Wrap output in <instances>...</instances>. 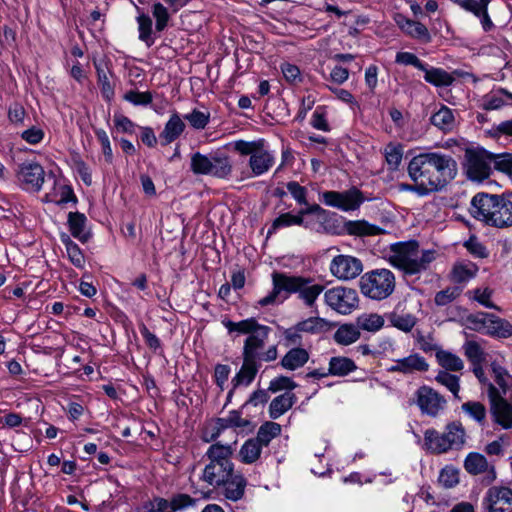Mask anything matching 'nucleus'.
Listing matches in <instances>:
<instances>
[{
    "instance_id": "obj_63",
    "label": "nucleus",
    "mask_w": 512,
    "mask_h": 512,
    "mask_svg": "<svg viewBox=\"0 0 512 512\" xmlns=\"http://www.w3.org/2000/svg\"><path fill=\"white\" fill-rule=\"evenodd\" d=\"M494 168L505 174L512 175V153L494 154Z\"/></svg>"
},
{
    "instance_id": "obj_26",
    "label": "nucleus",
    "mask_w": 512,
    "mask_h": 512,
    "mask_svg": "<svg viewBox=\"0 0 512 512\" xmlns=\"http://www.w3.org/2000/svg\"><path fill=\"white\" fill-rule=\"evenodd\" d=\"M478 272V266L471 261H459L454 264L451 271V280L462 284L473 279Z\"/></svg>"
},
{
    "instance_id": "obj_51",
    "label": "nucleus",
    "mask_w": 512,
    "mask_h": 512,
    "mask_svg": "<svg viewBox=\"0 0 512 512\" xmlns=\"http://www.w3.org/2000/svg\"><path fill=\"white\" fill-rule=\"evenodd\" d=\"M435 380L442 386L446 387L456 398H459V377L452 375L446 371H439Z\"/></svg>"
},
{
    "instance_id": "obj_30",
    "label": "nucleus",
    "mask_w": 512,
    "mask_h": 512,
    "mask_svg": "<svg viewBox=\"0 0 512 512\" xmlns=\"http://www.w3.org/2000/svg\"><path fill=\"white\" fill-rule=\"evenodd\" d=\"M248 424L249 421L243 419L239 411L233 410L229 412V414L226 417L217 419L214 427V429H216V432H213L211 434L210 439L206 438V441H210L216 438L223 429H226L228 427H246Z\"/></svg>"
},
{
    "instance_id": "obj_9",
    "label": "nucleus",
    "mask_w": 512,
    "mask_h": 512,
    "mask_svg": "<svg viewBox=\"0 0 512 512\" xmlns=\"http://www.w3.org/2000/svg\"><path fill=\"white\" fill-rule=\"evenodd\" d=\"M272 283V291L258 301V304L262 307L282 302L290 294H298L301 284L304 282L301 276H290L286 273L274 272L272 274Z\"/></svg>"
},
{
    "instance_id": "obj_7",
    "label": "nucleus",
    "mask_w": 512,
    "mask_h": 512,
    "mask_svg": "<svg viewBox=\"0 0 512 512\" xmlns=\"http://www.w3.org/2000/svg\"><path fill=\"white\" fill-rule=\"evenodd\" d=\"M234 149L241 155H249V177H259L268 172L275 163V157L272 152L265 149L264 140L244 141L238 140L234 142Z\"/></svg>"
},
{
    "instance_id": "obj_32",
    "label": "nucleus",
    "mask_w": 512,
    "mask_h": 512,
    "mask_svg": "<svg viewBox=\"0 0 512 512\" xmlns=\"http://www.w3.org/2000/svg\"><path fill=\"white\" fill-rule=\"evenodd\" d=\"M303 282L298 291V296L307 306H312L318 296L323 292L324 286L316 284L312 279L305 277H303Z\"/></svg>"
},
{
    "instance_id": "obj_47",
    "label": "nucleus",
    "mask_w": 512,
    "mask_h": 512,
    "mask_svg": "<svg viewBox=\"0 0 512 512\" xmlns=\"http://www.w3.org/2000/svg\"><path fill=\"white\" fill-rule=\"evenodd\" d=\"M190 168L194 174L209 175V172H211V154L204 155L200 152L192 154Z\"/></svg>"
},
{
    "instance_id": "obj_41",
    "label": "nucleus",
    "mask_w": 512,
    "mask_h": 512,
    "mask_svg": "<svg viewBox=\"0 0 512 512\" xmlns=\"http://www.w3.org/2000/svg\"><path fill=\"white\" fill-rule=\"evenodd\" d=\"M136 21L138 24L139 40L143 41L148 47L152 46L155 42L152 19L148 14L139 12Z\"/></svg>"
},
{
    "instance_id": "obj_52",
    "label": "nucleus",
    "mask_w": 512,
    "mask_h": 512,
    "mask_svg": "<svg viewBox=\"0 0 512 512\" xmlns=\"http://www.w3.org/2000/svg\"><path fill=\"white\" fill-rule=\"evenodd\" d=\"M152 15L156 20V30L158 32L165 30L170 19L168 8L161 2H155L152 6Z\"/></svg>"
},
{
    "instance_id": "obj_21",
    "label": "nucleus",
    "mask_w": 512,
    "mask_h": 512,
    "mask_svg": "<svg viewBox=\"0 0 512 512\" xmlns=\"http://www.w3.org/2000/svg\"><path fill=\"white\" fill-rule=\"evenodd\" d=\"M67 224L71 235L80 242L85 243L91 236V232L87 226V217L80 212L68 213Z\"/></svg>"
},
{
    "instance_id": "obj_34",
    "label": "nucleus",
    "mask_w": 512,
    "mask_h": 512,
    "mask_svg": "<svg viewBox=\"0 0 512 512\" xmlns=\"http://www.w3.org/2000/svg\"><path fill=\"white\" fill-rule=\"evenodd\" d=\"M356 368L357 366L352 359L343 356H336L329 360L328 373L333 376L342 377L355 371Z\"/></svg>"
},
{
    "instance_id": "obj_15",
    "label": "nucleus",
    "mask_w": 512,
    "mask_h": 512,
    "mask_svg": "<svg viewBox=\"0 0 512 512\" xmlns=\"http://www.w3.org/2000/svg\"><path fill=\"white\" fill-rule=\"evenodd\" d=\"M488 397L495 422L504 429L512 428V405L501 396L493 384H488Z\"/></svg>"
},
{
    "instance_id": "obj_54",
    "label": "nucleus",
    "mask_w": 512,
    "mask_h": 512,
    "mask_svg": "<svg viewBox=\"0 0 512 512\" xmlns=\"http://www.w3.org/2000/svg\"><path fill=\"white\" fill-rule=\"evenodd\" d=\"M137 512H174L170 507L169 501L164 498H154L151 501L143 503L137 508Z\"/></svg>"
},
{
    "instance_id": "obj_20",
    "label": "nucleus",
    "mask_w": 512,
    "mask_h": 512,
    "mask_svg": "<svg viewBox=\"0 0 512 512\" xmlns=\"http://www.w3.org/2000/svg\"><path fill=\"white\" fill-rule=\"evenodd\" d=\"M258 371L257 361L243 357V364L239 372L233 377L231 383L233 389L228 393V399L232 396L234 389L238 386H248L254 380Z\"/></svg>"
},
{
    "instance_id": "obj_16",
    "label": "nucleus",
    "mask_w": 512,
    "mask_h": 512,
    "mask_svg": "<svg viewBox=\"0 0 512 512\" xmlns=\"http://www.w3.org/2000/svg\"><path fill=\"white\" fill-rule=\"evenodd\" d=\"M45 172L43 167L35 161H25L19 165L17 179L23 189L38 191L44 183Z\"/></svg>"
},
{
    "instance_id": "obj_39",
    "label": "nucleus",
    "mask_w": 512,
    "mask_h": 512,
    "mask_svg": "<svg viewBox=\"0 0 512 512\" xmlns=\"http://www.w3.org/2000/svg\"><path fill=\"white\" fill-rule=\"evenodd\" d=\"M431 123L444 132L453 130L455 126V118L450 108L442 106L436 113L431 116Z\"/></svg>"
},
{
    "instance_id": "obj_33",
    "label": "nucleus",
    "mask_w": 512,
    "mask_h": 512,
    "mask_svg": "<svg viewBox=\"0 0 512 512\" xmlns=\"http://www.w3.org/2000/svg\"><path fill=\"white\" fill-rule=\"evenodd\" d=\"M422 71L425 73V81L437 87L450 86L455 80L454 76L444 69L428 67L427 64L426 70Z\"/></svg>"
},
{
    "instance_id": "obj_48",
    "label": "nucleus",
    "mask_w": 512,
    "mask_h": 512,
    "mask_svg": "<svg viewBox=\"0 0 512 512\" xmlns=\"http://www.w3.org/2000/svg\"><path fill=\"white\" fill-rule=\"evenodd\" d=\"M190 168L194 174L209 175V172H211V154L204 155L200 152L192 154Z\"/></svg>"
},
{
    "instance_id": "obj_1",
    "label": "nucleus",
    "mask_w": 512,
    "mask_h": 512,
    "mask_svg": "<svg viewBox=\"0 0 512 512\" xmlns=\"http://www.w3.org/2000/svg\"><path fill=\"white\" fill-rule=\"evenodd\" d=\"M410 179L424 192L442 190L457 175V163L452 156L440 152L420 153L408 164Z\"/></svg>"
},
{
    "instance_id": "obj_49",
    "label": "nucleus",
    "mask_w": 512,
    "mask_h": 512,
    "mask_svg": "<svg viewBox=\"0 0 512 512\" xmlns=\"http://www.w3.org/2000/svg\"><path fill=\"white\" fill-rule=\"evenodd\" d=\"M462 411L478 424L483 425L486 421L485 406L476 401H468L462 405Z\"/></svg>"
},
{
    "instance_id": "obj_50",
    "label": "nucleus",
    "mask_w": 512,
    "mask_h": 512,
    "mask_svg": "<svg viewBox=\"0 0 512 512\" xmlns=\"http://www.w3.org/2000/svg\"><path fill=\"white\" fill-rule=\"evenodd\" d=\"M44 200L47 203L62 206L64 203V181L52 179V187L46 192Z\"/></svg>"
},
{
    "instance_id": "obj_37",
    "label": "nucleus",
    "mask_w": 512,
    "mask_h": 512,
    "mask_svg": "<svg viewBox=\"0 0 512 512\" xmlns=\"http://www.w3.org/2000/svg\"><path fill=\"white\" fill-rule=\"evenodd\" d=\"M385 320L383 316L377 313H362L356 319L358 329L375 333L384 326Z\"/></svg>"
},
{
    "instance_id": "obj_42",
    "label": "nucleus",
    "mask_w": 512,
    "mask_h": 512,
    "mask_svg": "<svg viewBox=\"0 0 512 512\" xmlns=\"http://www.w3.org/2000/svg\"><path fill=\"white\" fill-rule=\"evenodd\" d=\"M388 320L393 327L406 333L410 332L417 323V318L413 314L396 311L389 313Z\"/></svg>"
},
{
    "instance_id": "obj_2",
    "label": "nucleus",
    "mask_w": 512,
    "mask_h": 512,
    "mask_svg": "<svg viewBox=\"0 0 512 512\" xmlns=\"http://www.w3.org/2000/svg\"><path fill=\"white\" fill-rule=\"evenodd\" d=\"M433 249H421L415 240L393 243L386 250L385 259L405 274L414 275L427 270L436 259Z\"/></svg>"
},
{
    "instance_id": "obj_57",
    "label": "nucleus",
    "mask_w": 512,
    "mask_h": 512,
    "mask_svg": "<svg viewBox=\"0 0 512 512\" xmlns=\"http://www.w3.org/2000/svg\"><path fill=\"white\" fill-rule=\"evenodd\" d=\"M464 352L472 364H481L484 360L483 350L475 341L466 342L464 344Z\"/></svg>"
},
{
    "instance_id": "obj_19",
    "label": "nucleus",
    "mask_w": 512,
    "mask_h": 512,
    "mask_svg": "<svg viewBox=\"0 0 512 512\" xmlns=\"http://www.w3.org/2000/svg\"><path fill=\"white\" fill-rule=\"evenodd\" d=\"M395 21L399 28L408 36L419 39L425 43L431 41V35L424 24L408 19L403 15H397Z\"/></svg>"
},
{
    "instance_id": "obj_24",
    "label": "nucleus",
    "mask_w": 512,
    "mask_h": 512,
    "mask_svg": "<svg viewBox=\"0 0 512 512\" xmlns=\"http://www.w3.org/2000/svg\"><path fill=\"white\" fill-rule=\"evenodd\" d=\"M512 103V93L504 88H499L494 92L485 95L481 100V108L490 111L502 108L508 103Z\"/></svg>"
},
{
    "instance_id": "obj_3",
    "label": "nucleus",
    "mask_w": 512,
    "mask_h": 512,
    "mask_svg": "<svg viewBox=\"0 0 512 512\" xmlns=\"http://www.w3.org/2000/svg\"><path fill=\"white\" fill-rule=\"evenodd\" d=\"M470 213L475 219L489 226H512V201L503 196L476 194L471 200Z\"/></svg>"
},
{
    "instance_id": "obj_12",
    "label": "nucleus",
    "mask_w": 512,
    "mask_h": 512,
    "mask_svg": "<svg viewBox=\"0 0 512 512\" xmlns=\"http://www.w3.org/2000/svg\"><path fill=\"white\" fill-rule=\"evenodd\" d=\"M486 512H512V489L505 485H493L482 499Z\"/></svg>"
},
{
    "instance_id": "obj_22",
    "label": "nucleus",
    "mask_w": 512,
    "mask_h": 512,
    "mask_svg": "<svg viewBox=\"0 0 512 512\" xmlns=\"http://www.w3.org/2000/svg\"><path fill=\"white\" fill-rule=\"evenodd\" d=\"M464 467L469 474L478 475L489 471L491 480L496 478L494 466H490L486 457L480 453L470 452L464 460Z\"/></svg>"
},
{
    "instance_id": "obj_62",
    "label": "nucleus",
    "mask_w": 512,
    "mask_h": 512,
    "mask_svg": "<svg viewBox=\"0 0 512 512\" xmlns=\"http://www.w3.org/2000/svg\"><path fill=\"white\" fill-rule=\"evenodd\" d=\"M299 328L296 324L283 331V340L286 346H299L302 344L303 332Z\"/></svg>"
},
{
    "instance_id": "obj_55",
    "label": "nucleus",
    "mask_w": 512,
    "mask_h": 512,
    "mask_svg": "<svg viewBox=\"0 0 512 512\" xmlns=\"http://www.w3.org/2000/svg\"><path fill=\"white\" fill-rule=\"evenodd\" d=\"M384 154L390 169L396 170L403 157V150L401 146L390 143L385 147Z\"/></svg>"
},
{
    "instance_id": "obj_10",
    "label": "nucleus",
    "mask_w": 512,
    "mask_h": 512,
    "mask_svg": "<svg viewBox=\"0 0 512 512\" xmlns=\"http://www.w3.org/2000/svg\"><path fill=\"white\" fill-rule=\"evenodd\" d=\"M494 165V154L483 148L465 151V170L469 179L481 182L487 179Z\"/></svg>"
},
{
    "instance_id": "obj_45",
    "label": "nucleus",
    "mask_w": 512,
    "mask_h": 512,
    "mask_svg": "<svg viewBox=\"0 0 512 512\" xmlns=\"http://www.w3.org/2000/svg\"><path fill=\"white\" fill-rule=\"evenodd\" d=\"M297 325L300 327L299 329L303 333L308 334H319L329 330L330 325L329 322L320 317H310L301 322H298Z\"/></svg>"
},
{
    "instance_id": "obj_56",
    "label": "nucleus",
    "mask_w": 512,
    "mask_h": 512,
    "mask_svg": "<svg viewBox=\"0 0 512 512\" xmlns=\"http://www.w3.org/2000/svg\"><path fill=\"white\" fill-rule=\"evenodd\" d=\"M184 119L187 120L194 129L202 130L209 123L210 114L194 109L191 113L186 114Z\"/></svg>"
},
{
    "instance_id": "obj_35",
    "label": "nucleus",
    "mask_w": 512,
    "mask_h": 512,
    "mask_svg": "<svg viewBox=\"0 0 512 512\" xmlns=\"http://www.w3.org/2000/svg\"><path fill=\"white\" fill-rule=\"evenodd\" d=\"M348 234L354 236H374L382 233V229L365 220L348 221L345 224Z\"/></svg>"
},
{
    "instance_id": "obj_18",
    "label": "nucleus",
    "mask_w": 512,
    "mask_h": 512,
    "mask_svg": "<svg viewBox=\"0 0 512 512\" xmlns=\"http://www.w3.org/2000/svg\"><path fill=\"white\" fill-rule=\"evenodd\" d=\"M428 368L429 364L423 356L418 353H412L407 357L393 360V364L387 370L391 373L408 375L416 372H425Z\"/></svg>"
},
{
    "instance_id": "obj_25",
    "label": "nucleus",
    "mask_w": 512,
    "mask_h": 512,
    "mask_svg": "<svg viewBox=\"0 0 512 512\" xmlns=\"http://www.w3.org/2000/svg\"><path fill=\"white\" fill-rule=\"evenodd\" d=\"M209 176L228 179L232 174V164L229 157L224 153L211 154V168Z\"/></svg>"
},
{
    "instance_id": "obj_59",
    "label": "nucleus",
    "mask_w": 512,
    "mask_h": 512,
    "mask_svg": "<svg viewBox=\"0 0 512 512\" xmlns=\"http://www.w3.org/2000/svg\"><path fill=\"white\" fill-rule=\"evenodd\" d=\"M395 62L402 65L414 66L421 71L426 70V64L411 52H398L395 57Z\"/></svg>"
},
{
    "instance_id": "obj_44",
    "label": "nucleus",
    "mask_w": 512,
    "mask_h": 512,
    "mask_svg": "<svg viewBox=\"0 0 512 512\" xmlns=\"http://www.w3.org/2000/svg\"><path fill=\"white\" fill-rule=\"evenodd\" d=\"M281 433V425L276 422H265L258 429L255 439L262 445L267 447L272 439Z\"/></svg>"
},
{
    "instance_id": "obj_40",
    "label": "nucleus",
    "mask_w": 512,
    "mask_h": 512,
    "mask_svg": "<svg viewBox=\"0 0 512 512\" xmlns=\"http://www.w3.org/2000/svg\"><path fill=\"white\" fill-rule=\"evenodd\" d=\"M262 449V445L255 438L248 439L239 451L240 460L245 464H252L259 459Z\"/></svg>"
},
{
    "instance_id": "obj_58",
    "label": "nucleus",
    "mask_w": 512,
    "mask_h": 512,
    "mask_svg": "<svg viewBox=\"0 0 512 512\" xmlns=\"http://www.w3.org/2000/svg\"><path fill=\"white\" fill-rule=\"evenodd\" d=\"M461 290L457 287H449L436 293L434 301L438 306H445L459 297Z\"/></svg>"
},
{
    "instance_id": "obj_27",
    "label": "nucleus",
    "mask_w": 512,
    "mask_h": 512,
    "mask_svg": "<svg viewBox=\"0 0 512 512\" xmlns=\"http://www.w3.org/2000/svg\"><path fill=\"white\" fill-rule=\"evenodd\" d=\"M309 360V353L303 348H292L282 358L281 365L287 370H296L303 367Z\"/></svg>"
},
{
    "instance_id": "obj_53",
    "label": "nucleus",
    "mask_w": 512,
    "mask_h": 512,
    "mask_svg": "<svg viewBox=\"0 0 512 512\" xmlns=\"http://www.w3.org/2000/svg\"><path fill=\"white\" fill-rule=\"evenodd\" d=\"M468 294H471L472 299L477 301L480 305L489 309L499 310V308L491 300L493 290L489 287L476 288L468 292Z\"/></svg>"
},
{
    "instance_id": "obj_46",
    "label": "nucleus",
    "mask_w": 512,
    "mask_h": 512,
    "mask_svg": "<svg viewBox=\"0 0 512 512\" xmlns=\"http://www.w3.org/2000/svg\"><path fill=\"white\" fill-rule=\"evenodd\" d=\"M486 335L495 338H508L512 335V324L495 315L491 324L488 325Z\"/></svg>"
},
{
    "instance_id": "obj_43",
    "label": "nucleus",
    "mask_w": 512,
    "mask_h": 512,
    "mask_svg": "<svg viewBox=\"0 0 512 512\" xmlns=\"http://www.w3.org/2000/svg\"><path fill=\"white\" fill-rule=\"evenodd\" d=\"M360 331L357 325L343 324L334 333V340L340 345H350L360 338Z\"/></svg>"
},
{
    "instance_id": "obj_28",
    "label": "nucleus",
    "mask_w": 512,
    "mask_h": 512,
    "mask_svg": "<svg viewBox=\"0 0 512 512\" xmlns=\"http://www.w3.org/2000/svg\"><path fill=\"white\" fill-rule=\"evenodd\" d=\"M296 396L292 392H285L274 398L269 406V416L278 419L287 412L295 403Z\"/></svg>"
},
{
    "instance_id": "obj_31",
    "label": "nucleus",
    "mask_w": 512,
    "mask_h": 512,
    "mask_svg": "<svg viewBox=\"0 0 512 512\" xmlns=\"http://www.w3.org/2000/svg\"><path fill=\"white\" fill-rule=\"evenodd\" d=\"M435 356L438 364L443 368L442 371L458 372L464 368L463 360L450 351L437 349Z\"/></svg>"
},
{
    "instance_id": "obj_13",
    "label": "nucleus",
    "mask_w": 512,
    "mask_h": 512,
    "mask_svg": "<svg viewBox=\"0 0 512 512\" xmlns=\"http://www.w3.org/2000/svg\"><path fill=\"white\" fill-rule=\"evenodd\" d=\"M322 200L327 206H331L342 211H353L360 207L364 198L357 188H351L343 192H323Z\"/></svg>"
},
{
    "instance_id": "obj_14",
    "label": "nucleus",
    "mask_w": 512,
    "mask_h": 512,
    "mask_svg": "<svg viewBox=\"0 0 512 512\" xmlns=\"http://www.w3.org/2000/svg\"><path fill=\"white\" fill-rule=\"evenodd\" d=\"M331 274L339 280L348 281L357 278L363 271L362 261L351 255H337L330 263Z\"/></svg>"
},
{
    "instance_id": "obj_23",
    "label": "nucleus",
    "mask_w": 512,
    "mask_h": 512,
    "mask_svg": "<svg viewBox=\"0 0 512 512\" xmlns=\"http://www.w3.org/2000/svg\"><path fill=\"white\" fill-rule=\"evenodd\" d=\"M246 484V479L241 474L233 471L227 482L221 486L224 487V496L228 500L238 501L244 495Z\"/></svg>"
},
{
    "instance_id": "obj_17",
    "label": "nucleus",
    "mask_w": 512,
    "mask_h": 512,
    "mask_svg": "<svg viewBox=\"0 0 512 512\" xmlns=\"http://www.w3.org/2000/svg\"><path fill=\"white\" fill-rule=\"evenodd\" d=\"M417 405L422 413L436 417L444 410L446 400L432 388L422 386L417 390Z\"/></svg>"
},
{
    "instance_id": "obj_11",
    "label": "nucleus",
    "mask_w": 512,
    "mask_h": 512,
    "mask_svg": "<svg viewBox=\"0 0 512 512\" xmlns=\"http://www.w3.org/2000/svg\"><path fill=\"white\" fill-rule=\"evenodd\" d=\"M325 303L339 314L347 315L358 306L357 291L344 286H336L324 293Z\"/></svg>"
},
{
    "instance_id": "obj_60",
    "label": "nucleus",
    "mask_w": 512,
    "mask_h": 512,
    "mask_svg": "<svg viewBox=\"0 0 512 512\" xmlns=\"http://www.w3.org/2000/svg\"><path fill=\"white\" fill-rule=\"evenodd\" d=\"M286 188L288 192L291 194L293 199L299 204V205H307V194L308 191L305 187L301 186L296 181H290L286 184Z\"/></svg>"
},
{
    "instance_id": "obj_29",
    "label": "nucleus",
    "mask_w": 512,
    "mask_h": 512,
    "mask_svg": "<svg viewBox=\"0 0 512 512\" xmlns=\"http://www.w3.org/2000/svg\"><path fill=\"white\" fill-rule=\"evenodd\" d=\"M185 123L177 113H173L163 131L160 134V138L164 141V144H169L176 140L184 131Z\"/></svg>"
},
{
    "instance_id": "obj_61",
    "label": "nucleus",
    "mask_w": 512,
    "mask_h": 512,
    "mask_svg": "<svg viewBox=\"0 0 512 512\" xmlns=\"http://www.w3.org/2000/svg\"><path fill=\"white\" fill-rule=\"evenodd\" d=\"M66 253L70 261L78 268L84 266L85 258L80 248L70 239H66Z\"/></svg>"
},
{
    "instance_id": "obj_64",
    "label": "nucleus",
    "mask_w": 512,
    "mask_h": 512,
    "mask_svg": "<svg viewBox=\"0 0 512 512\" xmlns=\"http://www.w3.org/2000/svg\"><path fill=\"white\" fill-rule=\"evenodd\" d=\"M195 503L196 500L187 494H176L169 501L170 507L174 512L192 507Z\"/></svg>"
},
{
    "instance_id": "obj_5",
    "label": "nucleus",
    "mask_w": 512,
    "mask_h": 512,
    "mask_svg": "<svg viewBox=\"0 0 512 512\" xmlns=\"http://www.w3.org/2000/svg\"><path fill=\"white\" fill-rule=\"evenodd\" d=\"M224 326L231 332L248 334L243 347V357L256 360L260 357V350L263 349L268 338L270 327L259 324L254 318L245 319L239 322L226 321Z\"/></svg>"
},
{
    "instance_id": "obj_36",
    "label": "nucleus",
    "mask_w": 512,
    "mask_h": 512,
    "mask_svg": "<svg viewBox=\"0 0 512 512\" xmlns=\"http://www.w3.org/2000/svg\"><path fill=\"white\" fill-rule=\"evenodd\" d=\"M300 224H303V219L301 218V215H299L298 213H282L273 220L270 228L268 229L267 236L269 237L272 234H275L279 229L288 228L292 226H299Z\"/></svg>"
},
{
    "instance_id": "obj_38",
    "label": "nucleus",
    "mask_w": 512,
    "mask_h": 512,
    "mask_svg": "<svg viewBox=\"0 0 512 512\" xmlns=\"http://www.w3.org/2000/svg\"><path fill=\"white\" fill-rule=\"evenodd\" d=\"M494 317L495 314L492 313L477 312L466 317V324L469 329L486 335L488 325L491 324Z\"/></svg>"
},
{
    "instance_id": "obj_6",
    "label": "nucleus",
    "mask_w": 512,
    "mask_h": 512,
    "mask_svg": "<svg viewBox=\"0 0 512 512\" xmlns=\"http://www.w3.org/2000/svg\"><path fill=\"white\" fill-rule=\"evenodd\" d=\"M426 448L432 453H446L449 450H459L466 442V431L460 422H451L446 425L445 431L440 433L435 429H427L424 433Z\"/></svg>"
},
{
    "instance_id": "obj_8",
    "label": "nucleus",
    "mask_w": 512,
    "mask_h": 512,
    "mask_svg": "<svg viewBox=\"0 0 512 512\" xmlns=\"http://www.w3.org/2000/svg\"><path fill=\"white\" fill-rule=\"evenodd\" d=\"M395 276L389 269H375L365 273L360 279L363 295L373 300L389 297L395 289Z\"/></svg>"
},
{
    "instance_id": "obj_4",
    "label": "nucleus",
    "mask_w": 512,
    "mask_h": 512,
    "mask_svg": "<svg viewBox=\"0 0 512 512\" xmlns=\"http://www.w3.org/2000/svg\"><path fill=\"white\" fill-rule=\"evenodd\" d=\"M232 454V445L212 444L205 454L209 463L205 465L201 479L212 487H220L227 482L234 471Z\"/></svg>"
}]
</instances>
